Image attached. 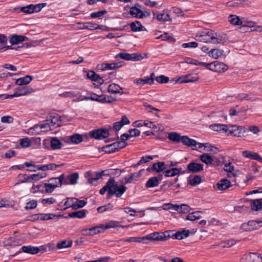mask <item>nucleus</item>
<instances>
[{
	"label": "nucleus",
	"instance_id": "nucleus-28",
	"mask_svg": "<svg viewBox=\"0 0 262 262\" xmlns=\"http://www.w3.org/2000/svg\"><path fill=\"white\" fill-rule=\"evenodd\" d=\"M28 39V38L25 36L13 35L10 39V42L11 45H16Z\"/></svg>",
	"mask_w": 262,
	"mask_h": 262
},
{
	"label": "nucleus",
	"instance_id": "nucleus-3",
	"mask_svg": "<svg viewBox=\"0 0 262 262\" xmlns=\"http://www.w3.org/2000/svg\"><path fill=\"white\" fill-rule=\"evenodd\" d=\"M213 35V31L209 29H205L202 32L197 34L195 36V38L197 40L201 42L211 43Z\"/></svg>",
	"mask_w": 262,
	"mask_h": 262
},
{
	"label": "nucleus",
	"instance_id": "nucleus-53",
	"mask_svg": "<svg viewBox=\"0 0 262 262\" xmlns=\"http://www.w3.org/2000/svg\"><path fill=\"white\" fill-rule=\"evenodd\" d=\"M72 245V241L71 240H63L58 242L57 244V247L59 249L69 248Z\"/></svg>",
	"mask_w": 262,
	"mask_h": 262
},
{
	"label": "nucleus",
	"instance_id": "nucleus-48",
	"mask_svg": "<svg viewBox=\"0 0 262 262\" xmlns=\"http://www.w3.org/2000/svg\"><path fill=\"white\" fill-rule=\"evenodd\" d=\"M130 27L132 31L138 32L142 30L143 26L141 24L139 21L136 20L130 24Z\"/></svg>",
	"mask_w": 262,
	"mask_h": 262
},
{
	"label": "nucleus",
	"instance_id": "nucleus-34",
	"mask_svg": "<svg viewBox=\"0 0 262 262\" xmlns=\"http://www.w3.org/2000/svg\"><path fill=\"white\" fill-rule=\"evenodd\" d=\"M88 77L94 81H98L100 84L104 82V80L100 77V76L95 73L94 71H90L87 74Z\"/></svg>",
	"mask_w": 262,
	"mask_h": 262
},
{
	"label": "nucleus",
	"instance_id": "nucleus-30",
	"mask_svg": "<svg viewBox=\"0 0 262 262\" xmlns=\"http://www.w3.org/2000/svg\"><path fill=\"white\" fill-rule=\"evenodd\" d=\"M32 79L33 78L31 76L27 75L16 79L15 84L19 86L27 85L32 81Z\"/></svg>",
	"mask_w": 262,
	"mask_h": 262
},
{
	"label": "nucleus",
	"instance_id": "nucleus-19",
	"mask_svg": "<svg viewBox=\"0 0 262 262\" xmlns=\"http://www.w3.org/2000/svg\"><path fill=\"white\" fill-rule=\"evenodd\" d=\"M242 155L246 158L262 162V158L256 152L245 150L242 152Z\"/></svg>",
	"mask_w": 262,
	"mask_h": 262
},
{
	"label": "nucleus",
	"instance_id": "nucleus-7",
	"mask_svg": "<svg viewBox=\"0 0 262 262\" xmlns=\"http://www.w3.org/2000/svg\"><path fill=\"white\" fill-rule=\"evenodd\" d=\"M241 262H262V256L257 253L245 254L241 258Z\"/></svg>",
	"mask_w": 262,
	"mask_h": 262
},
{
	"label": "nucleus",
	"instance_id": "nucleus-41",
	"mask_svg": "<svg viewBox=\"0 0 262 262\" xmlns=\"http://www.w3.org/2000/svg\"><path fill=\"white\" fill-rule=\"evenodd\" d=\"M86 212L85 210H79L70 213L68 216L72 218L82 219L85 217Z\"/></svg>",
	"mask_w": 262,
	"mask_h": 262
},
{
	"label": "nucleus",
	"instance_id": "nucleus-22",
	"mask_svg": "<svg viewBox=\"0 0 262 262\" xmlns=\"http://www.w3.org/2000/svg\"><path fill=\"white\" fill-rule=\"evenodd\" d=\"M181 142L185 145L189 147L196 146L198 142L194 139L189 138L187 136H181Z\"/></svg>",
	"mask_w": 262,
	"mask_h": 262
},
{
	"label": "nucleus",
	"instance_id": "nucleus-10",
	"mask_svg": "<svg viewBox=\"0 0 262 262\" xmlns=\"http://www.w3.org/2000/svg\"><path fill=\"white\" fill-rule=\"evenodd\" d=\"M204 169V165L194 162L189 163L187 166V172L198 173Z\"/></svg>",
	"mask_w": 262,
	"mask_h": 262
},
{
	"label": "nucleus",
	"instance_id": "nucleus-20",
	"mask_svg": "<svg viewBox=\"0 0 262 262\" xmlns=\"http://www.w3.org/2000/svg\"><path fill=\"white\" fill-rule=\"evenodd\" d=\"M79 178L78 173L74 172L68 176L64 181V184H71L75 185L77 183V181Z\"/></svg>",
	"mask_w": 262,
	"mask_h": 262
},
{
	"label": "nucleus",
	"instance_id": "nucleus-21",
	"mask_svg": "<svg viewBox=\"0 0 262 262\" xmlns=\"http://www.w3.org/2000/svg\"><path fill=\"white\" fill-rule=\"evenodd\" d=\"M162 175H159L158 177H153L149 179L145 186L146 188H151L158 186L159 184V180H162Z\"/></svg>",
	"mask_w": 262,
	"mask_h": 262
},
{
	"label": "nucleus",
	"instance_id": "nucleus-9",
	"mask_svg": "<svg viewBox=\"0 0 262 262\" xmlns=\"http://www.w3.org/2000/svg\"><path fill=\"white\" fill-rule=\"evenodd\" d=\"M107 171H102L100 172H97L96 173V177L95 178H90L89 179V182L90 184H92L94 181H96L98 180L99 179L101 178L102 176L106 175L107 173H105ZM122 172V171L119 169H111L110 172L107 173V174H112V175H116L117 176H119Z\"/></svg>",
	"mask_w": 262,
	"mask_h": 262
},
{
	"label": "nucleus",
	"instance_id": "nucleus-51",
	"mask_svg": "<svg viewBox=\"0 0 262 262\" xmlns=\"http://www.w3.org/2000/svg\"><path fill=\"white\" fill-rule=\"evenodd\" d=\"M51 147L53 149H60L62 147V143L57 138L54 137L51 140Z\"/></svg>",
	"mask_w": 262,
	"mask_h": 262
},
{
	"label": "nucleus",
	"instance_id": "nucleus-12",
	"mask_svg": "<svg viewBox=\"0 0 262 262\" xmlns=\"http://www.w3.org/2000/svg\"><path fill=\"white\" fill-rule=\"evenodd\" d=\"M230 19L229 21L230 23L234 25H242L241 28V29H243L242 31L245 32H248L249 29V27L247 25H242V21L239 18L235 15H230L229 16Z\"/></svg>",
	"mask_w": 262,
	"mask_h": 262
},
{
	"label": "nucleus",
	"instance_id": "nucleus-16",
	"mask_svg": "<svg viewBox=\"0 0 262 262\" xmlns=\"http://www.w3.org/2000/svg\"><path fill=\"white\" fill-rule=\"evenodd\" d=\"M190 77V75H186L185 76H182L178 78H173L171 80L170 82H173L175 81L176 83H188V82H192L196 81L198 80L199 77H196L194 79H188V78Z\"/></svg>",
	"mask_w": 262,
	"mask_h": 262
},
{
	"label": "nucleus",
	"instance_id": "nucleus-18",
	"mask_svg": "<svg viewBox=\"0 0 262 262\" xmlns=\"http://www.w3.org/2000/svg\"><path fill=\"white\" fill-rule=\"evenodd\" d=\"M37 216V219L41 221L55 220L58 217H61L62 215H56L53 213H40L36 214Z\"/></svg>",
	"mask_w": 262,
	"mask_h": 262
},
{
	"label": "nucleus",
	"instance_id": "nucleus-17",
	"mask_svg": "<svg viewBox=\"0 0 262 262\" xmlns=\"http://www.w3.org/2000/svg\"><path fill=\"white\" fill-rule=\"evenodd\" d=\"M124 63L123 61L116 63H103L101 64V69L103 71L108 70H115L121 67Z\"/></svg>",
	"mask_w": 262,
	"mask_h": 262
},
{
	"label": "nucleus",
	"instance_id": "nucleus-37",
	"mask_svg": "<svg viewBox=\"0 0 262 262\" xmlns=\"http://www.w3.org/2000/svg\"><path fill=\"white\" fill-rule=\"evenodd\" d=\"M226 41V36L224 35H217L216 33L213 32V38H212L211 43H221Z\"/></svg>",
	"mask_w": 262,
	"mask_h": 262
},
{
	"label": "nucleus",
	"instance_id": "nucleus-58",
	"mask_svg": "<svg viewBox=\"0 0 262 262\" xmlns=\"http://www.w3.org/2000/svg\"><path fill=\"white\" fill-rule=\"evenodd\" d=\"M153 159V157L151 156H147L145 157H142L140 160L136 164L134 165V167H136L143 163H145L149 162L150 160Z\"/></svg>",
	"mask_w": 262,
	"mask_h": 262
},
{
	"label": "nucleus",
	"instance_id": "nucleus-64",
	"mask_svg": "<svg viewBox=\"0 0 262 262\" xmlns=\"http://www.w3.org/2000/svg\"><path fill=\"white\" fill-rule=\"evenodd\" d=\"M117 222L112 221L106 223L105 225H103V230L104 231L106 229L115 228L117 226Z\"/></svg>",
	"mask_w": 262,
	"mask_h": 262
},
{
	"label": "nucleus",
	"instance_id": "nucleus-1",
	"mask_svg": "<svg viewBox=\"0 0 262 262\" xmlns=\"http://www.w3.org/2000/svg\"><path fill=\"white\" fill-rule=\"evenodd\" d=\"M127 187L123 185L118 186L114 178H111L106 184L99 191L100 194L103 195L107 192V198H110L115 195L117 198H120L126 191Z\"/></svg>",
	"mask_w": 262,
	"mask_h": 262
},
{
	"label": "nucleus",
	"instance_id": "nucleus-24",
	"mask_svg": "<svg viewBox=\"0 0 262 262\" xmlns=\"http://www.w3.org/2000/svg\"><path fill=\"white\" fill-rule=\"evenodd\" d=\"M103 225H101L98 226H95L92 227L88 230L85 229L84 230L86 233H85L86 235H92L96 234L99 233H101L102 231H103Z\"/></svg>",
	"mask_w": 262,
	"mask_h": 262
},
{
	"label": "nucleus",
	"instance_id": "nucleus-46",
	"mask_svg": "<svg viewBox=\"0 0 262 262\" xmlns=\"http://www.w3.org/2000/svg\"><path fill=\"white\" fill-rule=\"evenodd\" d=\"M120 241L129 242V243H143L144 244H147V242H144V238L140 237H130L127 238L120 239Z\"/></svg>",
	"mask_w": 262,
	"mask_h": 262
},
{
	"label": "nucleus",
	"instance_id": "nucleus-62",
	"mask_svg": "<svg viewBox=\"0 0 262 262\" xmlns=\"http://www.w3.org/2000/svg\"><path fill=\"white\" fill-rule=\"evenodd\" d=\"M106 13V11L105 10L99 11L97 12H94L91 13L90 16L92 18H99L104 14H105Z\"/></svg>",
	"mask_w": 262,
	"mask_h": 262
},
{
	"label": "nucleus",
	"instance_id": "nucleus-13",
	"mask_svg": "<svg viewBox=\"0 0 262 262\" xmlns=\"http://www.w3.org/2000/svg\"><path fill=\"white\" fill-rule=\"evenodd\" d=\"M20 240L16 236L9 237L5 239L3 242V244L5 247L18 246L19 245Z\"/></svg>",
	"mask_w": 262,
	"mask_h": 262
},
{
	"label": "nucleus",
	"instance_id": "nucleus-33",
	"mask_svg": "<svg viewBox=\"0 0 262 262\" xmlns=\"http://www.w3.org/2000/svg\"><path fill=\"white\" fill-rule=\"evenodd\" d=\"M141 6L139 4H136L134 7L130 8L129 13L135 17L139 18L140 14H141Z\"/></svg>",
	"mask_w": 262,
	"mask_h": 262
},
{
	"label": "nucleus",
	"instance_id": "nucleus-44",
	"mask_svg": "<svg viewBox=\"0 0 262 262\" xmlns=\"http://www.w3.org/2000/svg\"><path fill=\"white\" fill-rule=\"evenodd\" d=\"M176 210L179 213L186 214L190 211L191 208L187 204H182L180 205H177Z\"/></svg>",
	"mask_w": 262,
	"mask_h": 262
},
{
	"label": "nucleus",
	"instance_id": "nucleus-63",
	"mask_svg": "<svg viewBox=\"0 0 262 262\" xmlns=\"http://www.w3.org/2000/svg\"><path fill=\"white\" fill-rule=\"evenodd\" d=\"M235 243H236V242L234 239H230V240H227L225 242L221 243L220 245H221V247L225 248V247H230L234 245L235 244Z\"/></svg>",
	"mask_w": 262,
	"mask_h": 262
},
{
	"label": "nucleus",
	"instance_id": "nucleus-60",
	"mask_svg": "<svg viewBox=\"0 0 262 262\" xmlns=\"http://www.w3.org/2000/svg\"><path fill=\"white\" fill-rule=\"evenodd\" d=\"M20 145L22 147L27 148L31 145V142L28 138H24L20 140Z\"/></svg>",
	"mask_w": 262,
	"mask_h": 262
},
{
	"label": "nucleus",
	"instance_id": "nucleus-57",
	"mask_svg": "<svg viewBox=\"0 0 262 262\" xmlns=\"http://www.w3.org/2000/svg\"><path fill=\"white\" fill-rule=\"evenodd\" d=\"M216 72H224L227 70V66L223 62L216 61Z\"/></svg>",
	"mask_w": 262,
	"mask_h": 262
},
{
	"label": "nucleus",
	"instance_id": "nucleus-38",
	"mask_svg": "<svg viewBox=\"0 0 262 262\" xmlns=\"http://www.w3.org/2000/svg\"><path fill=\"white\" fill-rule=\"evenodd\" d=\"M8 38L4 34H0V50H8V49H12L11 46H6Z\"/></svg>",
	"mask_w": 262,
	"mask_h": 262
},
{
	"label": "nucleus",
	"instance_id": "nucleus-55",
	"mask_svg": "<svg viewBox=\"0 0 262 262\" xmlns=\"http://www.w3.org/2000/svg\"><path fill=\"white\" fill-rule=\"evenodd\" d=\"M83 140L81 135L78 134H75L71 136V141L74 144H79Z\"/></svg>",
	"mask_w": 262,
	"mask_h": 262
},
{
	"label": "nucleus",
	"instance_id": "nucleus-45",
	"mask_svg": "<svg viewBox=\"0 0 262 262\" xmlns=\"http://www.w3.org/2000/svg\"><path fill=\"white\" fill-rule=\"evenodd\" d=\"M180 172V169L177 168H172L170 169L165 170V178L167 179L170 177H174L179 174Z\"/></svg>",
	"mask_w": 262,
	"mask_h": 262
},
{
	"label": "nucleus",
	"instance_id": "nucleus-47",
	"mask_svg": "<svg viewBox=\"0 0 262 262\" xmlns=\"http://www.w3.org/2000/svg\"><path fill=\"white\" fill-rule=\"evenodd\" d=\"M20 10L25 14H31L34 12H36L35 6L32 4L25 7H22L20 8Z\"/></svg>",
	"mask_w": 262,
	"mask_h": 262
},
{
	"label": "nucleus",
	"instance_id": "nucleus-50",
	"mask_svg": "<svg viewBox=\"0 0 262 262\" xmlns=\"http://www.w3.org/2000/svg\"><path fill=\"white\" fill-rule=\"evenodd\" d=\"M201 182V177L199 175H195L193 178H188V183L191 186H196Z\"/></svg>",
	"mask_w": 262,
	"mask_h": 262
},
{
	"label": "nucleus",
	"instance_id": "nucleus-6",
	"mask_svg": "<svg viewBox=\"0 0 262 262\" xmlns=\"http://www.w3.org/2000/svg\"><path fill=\"white\" fill-rule=\"evenodd\" d=\"M91 137L97 140H102L108 137L109 131L106 129L99 128L90 132Z\"/></svg>",
	"mask_w": 262,
	"mask_h": 262
},
{
	"label": "nucleus",
	"instance_id": "nucleus-54",
	"mask_svg": "<svg viewBox=\"0 0 262 262\" xmlns=\"http://www.w3.org/2000/svg\"><path fill=\"white\" fill-rule=\"evenodd\" d=\"M18 178L19 179L15 184V185H17L23 183H30L29 176L27 174H19L18 176Z\"/></svg>",
	"mask_w": 262,
	"mask_h": 262
},
{
	"label": "nucleus",
	"instance_id": "nucleus-11",
	"mask_svg": "<svg viewBox=\"0 0 262 262\" xmlns=\"http://www.w3.org/2000/svg\"><path fill=\"white\" fill-rule=\"evenodd\" d=\"M60 116L56 113H51L47 116V122L51 124L52 127L54 126H59L61 124Z\"/></svg>",
	"mask_w": 262,
	"mask_h": 262
},
{
	"label": "nucleus",
	"instance_id": "nucleus-8",
	"mask_svg": "<svg viewBox=\"0 0 262 262\" xmlns=\"http://www.w3.org/2000/svg\"><path fill=\"white\" fill-rule=\"evenodd\" d=\"M115 58H121L126 60L138 61L142 59L140 54L137 53L129 54L127 53H120L115 56Z\"/></svg>",
	"mask_w": 262,
	"mask_h": 262
},
{
	"label": "nucleus",
	"instance_id": "nucleus-4",
	"mask_svg": "<svg viewBox=\"0 0 262 262\" xmlns=\"http://www.w3.org/2000/svg\"><path fill=\"white\" fill-rule=\"evenodd\" d=\"M246 129L241 126L229 125L227 135H232L235 137H244L246 136Z\"/></svg>",
	"mask_w": 262,
	"mask_h": 262
},
{
	"label": "nucleus",
	"instance_id": "nucleus-49",
	"mask_svg": "<svg viewBox=\"0 0 262 262\" xmlns=\"http://www.w3.org/2000/svg\"><path fill=\"white\" fill-rule=\"evenodd\" d=\"M117 147L118 146H117L116 143L114 142L111 144H109L104 146L103 151L108 154L114 152L119 150Z\"/></svg>",
	"mask_w": 262,
	"mask_h": 262
},
{
	"label": "nucleus",
	"instance_id": "nucleus-32",
	"mask_svg": "<svg viewBox=\"0 0 262 262\" xmlns=\"http://www.w3.org/2000/svg\"><path fill=\"white\" fill-rule=\"evenodd\" d=\"M122 90V88L115 83L110 84L108 88V92L112 94H120L122 95L123 93Z\"/></svg>",
	"mask_w": 262,
	"mask_h": 262
},
{
	"label": "nucleus",
	"instance_id": "nucleus-25",
	"mask_svg": "<svg viewBox=\"0 0 262 262\" xmlns=\"http://www.w3.org/2000/svg\"><path fill=\"white\" fill-rule=\"evenodd\" d=\"M216 185L219 190H224L229 188L231 184L230 181L228 179H223L218 182Z\"/></svg>",
	"mask_w": 262,
	"mask_h": 262
},
{
	"label": "nucleus",
	"instance_id": "nucleus-61",
	"mask_svg": "<svg viewBox=\"0 0 262 262\" xmlns=\"http://www.w3.org/2000/svg\"><path fill=\"white\" fill-rule=\"evenodd\" d=\"M37 202L36 200H32L27 203V205L25 207V209H33L36 207Z\"/></svg>",
	"mask_w": 262,
	"mask_h": 262
},
{
	"label": "nucleus",
	"instance_id": "nucleus-40",
	"mask_svg": "<svg viewBox=\"0 0 262 262\" xmlns=\"http://www.w3.org/2000/svg\"><path fill=\"white\" fill-rule=\"evenodd\" d=\"M190 234L189 230L183 229L182 231H178L175 232V238L182 239L187 237Z\"/></svg>",
	"mask_w": 262,
	"mask_h": 262
},
{
	"label": "nucleus",
	"instance_id": "nucleus-31",
	"mask_svg": "<svg viewBox=\"0 0 262 262\" xmlns=\"http://www.w3.org/2000/svg\"><path fill=\"white\" fill-rule=\"evenodd\" d=\"M21 249L23 252L31 254H37L40 250L38 247L32 246H23Z\"/></svg>",
	"mask_w": 262,
	"mask_h": 262
},
{
	"label": "nucleus",
	"instance_id": "nucleus-36",
	"mask_svg": "<svg viewBox=\"0 0 262 262\" xmlns=\"http://www.w3.org/2000/svg\"><path fill=\"white\" fill-rule=\"evenodd\" d=\"M82 28L86 29L91 30H96L97 29H102L104 27L102 25H98L95 23H91V22H86L82 23Z\"/></svg>",
	"mask_w": 262,
	"mask_h": 262
},
{
	"label": "nucleus",
	"instance_id": "nucleus-15",
	"mask_svg": "<svg viewBox=\"0 0 262 262\" xmlns=\"http://www.w3.org/2000/svg\"><path fill=\"white\" fill-rule=\"evenodd\" d=\"M143 238H144V242H146V241H163L164 239V232H161V233L158 232H154L151 234H149L145 236H143Z\"/></svg>",
	"mask_w": 262,
	"mask_h": 262
},
{
	"label": "nucleus",
	"instance_id": "nucleus-52",
	"mask_svg": "<svg viewBox=\"0 0 262 262\" xmlns=\"http://www.w3.org/2000/svg\"><path fill=\"white\" fill-rule=\"evenodd\" d=\"M200 159L203 163L206 164H211L213 162L212 157L208 154H203L200 156Z\"/></svg>",
	"mask_w": 262,
	"mask_h": 262
},
{
	"label": "nucleus",
	"instance_id": "nucleus-43",
	"mask_svg": "<svg viewBox=\"0 0 262 262\" xmlns=\"http://www.w3.org/2000/svg\"><path fill=\"white\" fill-rule=\"evenodd\" d=\"M62 202H61L59 204V207H61L60 208L61 210H65L69 207H72L73 209L74 204V198L71 199H67L66 201L64 203L63 206L64 207L62 208L63 206L62 205Z\"/></svg>",
	"mask_w": 262,
	"mask_h": 262
},
{
	"label": "nucleus",
	"instance_id": "nucleus-2",
	"mask_svg": "<svg viewBox=\"0 0 262 262\" xmlns=\"http://www.w3.org/2000/svg\"><path fill=\"white\" fill-rule=\"evenodd\" d=\"M53 129L51 124L46 120L43 123L35 124L33 127L29 129V133L32 135H37L42 132H48Z\"/></svg>",
	"mask_w": 262,
	"mask_h": 262
},
{
	"label": "nucleus",
	"instance_id": "nucleus-29",
	"mask_svg": "<svg viewBox=\"0 0 262 262\" xmlns=\"http://www.w3.org/2000/svg\"><path fill=\"white\" fill-rule=\"evenodd\" d=\"M148 171L160 172L164 170V162H159L154 163L152 167H148L146 169Z\"/></svg>",
	"mask_w": 262,
	"mask_h": 262
},
{
	"label": "nucleus",
	"instance_id": "nucleus-26",
	"mask_svg": "<svg viewBox=\"0 0 262 262\" xmlns=\"http://www.w3.org/2000/svg\"><path fill=\"white\" fill-rule=\"evenodd\" d=\"M154 74L152 73L150 77H145L144 78H139L135 80V83L137 84L144 85L145 84H151L154 82V78L152 76Z\"/></svg>",
	"mask_w": 262,
	"mask_h": 262
},
{
	"label": "nucleus",
	"instance_id": "nucleus-27",
	"mask_svg": "<svg viewBox=\"0 0 262 262\" xmlns=\"http://www.w3.org/2000/svg\"><path fill=\"white\" fill-rule=\"evenodd\" d=\"M62 164L57 165L54 163H50L44 165H37L36 168L39 170L47 171L49 170H55L57 167H61Z\"/></svg>",
	"mask_w": 262,
	"mask_h": 262
},
{
	"label": "nucleus",
	"instance_id": "nucleus-23",
	"mask_svg": "<svg viewBox=\"0 0 262 262\" xmlns=\"http://www.w3.org/2000/svg\"><path fill=\"white\" fill-rule=\"evenodd\" d=\"M211 129L214 131L222 133H228V126L223 124H214L210 125Z\"/></svg>",
	"mask_w": 262,
	"mask_h": 262
},
{
	"label": "nucleus",
	"instance_id": "nucleus-59",
	"mask_svg": "<svg viewBox=\"0 0 262 262\" xmlns=\"http://www.w3.org/2000/svg\"><path fill=\"white\" fill-rule=\"evenodd\" d=\"M46 174L44 175L42 173L40 172L36 174H33L29 176L30 183H31L32 181H38L41 178L45 177Z\"/></svg>",
	"mask_w": 262,
	"mask_h": 262
},
{
	"label": "nucleus",
	"instance_id": "nucleus-14",
	"mask_svg": "<svg viewBox=\"0 0 262 262\" xmlns=\"http://www.w3.org/2000/svg\"><path fill=\"white\" fill-rule=\"evenodd\" d=\"M33 91V89L30 86H19L15 89L16 97L27 95Z\"/></svg>",
	"mask_w": 262,
	"mask_h": 262
},
{
	"label": "nucleus",
	"instance_id": "nucleus-35",
	"mask_svg": "<svg viewBox=\"0 0 262 262\" xmlns=\"http://www.w3.org/2000/svg\"><path fill=\"white\" fill-rule=\"evenodd\" d=\"M168 139L173 143H179L181 141V136L177 132L167 133Z\"/></svg>",
	"mask_w": 262,
	"mask_h": 262
},
{
	"label": "nucleus",
	"instance_id": "nucleus-56",
	"mask_svg": "<svg viewBox=\"0 0 262 262\" xmlns=\"http://www.w3.org/2000/svg\"><path fill=\"white\" fill-rule=\"evenodd\" d=\"M86 202L84 200H78L77 199L74 198V204L73 206L74 209H77L85 206Z\"/></svg>",
	"mask_w": 262,
	"mask_h": 262
},
{
	"label": "nucleus",
	"instance_id": "nucleus-42",
	"mask_svg": "<svg viewBox=\"0 0 262 262\" xmlns=\"http://www.w3.org/2000/svg\"><path fill=\"white\" fill-rule=\"evenodd\" d=\"M223 50L219 49H213L208 52V55L214 59H217L223 54Z\"/></svg>",
	"mask_w": 262,
	"mask_h": 262
},
{
	"label": "nucleus",
	"instance_id": "nucleus-39",
	"mask_svg": "<svg viewBox=\"0 0 262 262\" xmlns=\"http://www.w3.org/2000/svg\"><path fill=\"white\" fill-rule=\"evenodd\" d=\"M253 210L258 211L262 208V199L253 200L251 203Z\"/></svg>",
	"mask_w": 262,
	"mask_h": 262
},
{
	"label": "nucleus",
	"instance_id": "nucleus-5",
	"mask_svg": "<svg viewBox=\"0 0 262 262\" xmlns=\"http://www.w3.org/2000/svg\"><path fill=\"white\" fill-rule=\"evenodd\" d=\"M262 221H249L247 223H243L241 229L244 231H251L257 230L262 226Z\"/></svg>",
	"mask_w": 262,
	"mask_h": 262
}]
</instances>
